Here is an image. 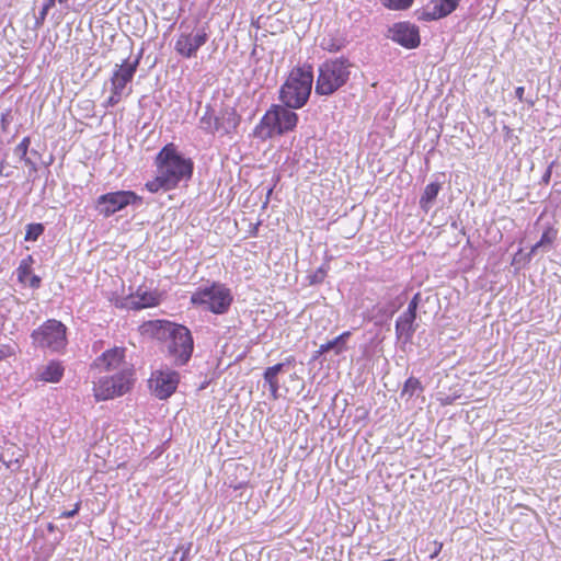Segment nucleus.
I'll return each instance as SVG.
<instances>
[{"label": "nucleus", "instance_id": "nucleus-10", "mask_svg": "<svg viewBox=\"0 0 561 561\" xmlns=\"http://www.w3.org/2000/svg\"><path fill=\"white\" fill-rule=\"evenodd\" d=\"M241 116L232 106L222 108L219 115L213 111L206 110L199 119L201 128L208 134H219L220 136L232 135L240 125Z\"/></svg>", "mask_w": 561, "mask_h": 561}, {"label": "nucleus", "instance_id": "nucleus-24", "mask_svg": "<svg viewBox=\"0 0 561 561\" xmlns=\"http://www.w3.org/2000/svg\"><path fill=\"white\" fill-rule=\"evenodd\" d=\"M351 336V331H344L333 340L328 341L330 348L334 350L335 354H341L346 350V341Z\"/></svg>", "mask_w": 561, "mask_h": 561}, {"label": "nucleus", "instance_id": "nucleus-4", "mask_svg": "<svg viewBox=\"0 0 561 561\" xmlns=\"http://www.w3.org/2000/svg\"><path fill=\"white\" fill-rule=\"evenodd\" d=\"M104 374L93 381L92 393L96 402L123 397L134 388L136 381L135 369Z\"/></svg>", "mask_w": 561, "mask_h": 561}, {"label": "nucleus", "instance_id": "nucleus-30", "mask_svg": "<svg viewBox=\"0 0 561 561\" xmlns=\"http://www.w3.org/2000/svg\"><path fill=\"white\" fill-rule=\"evenodd\" d=\"M112 304L119 309L131 310V297L130 294L124 298L111 299Z\"/></svg>", "mask_w": 561, "mask_h": 561}, {"label": "nucleus", "instance_id": "nucleus-45", "mask_svg": "<svg viewBox=\"0 0 561 561\" xmlns=\"http://www.w3.org/2000/svg\"><path fill=\"white\" fill-rule=\"evenodd\" d=\"M327 49H328L329 51H334V50H337V49H339V47H335V48L329 47V48H327Z\"/></svg>", "mask_w": 561, "mask_h": 561}, {"label": "nucleus", "instance_id": "nucleus-1", "mask_svg": "<svg viewBox=\"0 0 561 561\" xmlns=\"http://www.w3.org/2000/svg\"><path fill=\"white\" fill-rule=\"evenodd\" d=\"M154 163L158 174L145 184L146 190L150 193L174 190L180 182L190 181L193 175V160L183 157L173 142L167 144L159 151Z\"/></svg>", "mask_w": 561, "mask_h": 561}, {"label": "nucleus", "instance_id": "nucleus-15", "mask_svg": "<svg viewBox=\"0 0 561 561\" xmlns=\"http://www.w3.org/2000/svg\"><path fill=\"white\" fill-rule=\"evenodd\" d=\"M388 32L394 43L407 49L417 48L421 44L419 26L409 21L394 23Z\"/></svg>", "mask_w": 561, "mask_h": 561}, {"label": "nucleus", "instance_id": "nucleus-38", "mask_svg": "<svg viewBox=\"0 0 561 561\" xmlns=\"http://www.w3.org/2000/svg\"><path fill=\"white\" fill-rule=\"evenodd\" d=\"M283 363H285V366L294 365L295 364V357L288 356Z\"/></svg>", "mask_w": 561, "mask_h": 561}, {"label": "nucleus", "instance_id": "nucleus-43", "mask_svg": "<svg viewBox=\"0 0 561 561\" xmlns=\"http://www.w3.org/2000/svg\"><path fill=\"white\" fill-rule=\"evenodd\" d=\"M321 355H322V354H319V353H317V351H316V352H314V354H313V359H317V358H318L319 356H321Z\"/></svg>", "mask_w": 561, "mask_h": 561}, {"label": "nucleus", "instance_id": "nucleus-42", "mask_svg": "<svg viewBox=\"0 0 561 561\" xmlns=\"http://www.w3.org/2000/svg\"><path fill=\"white\" fill-rule=\"evenodd\" d=\"M188 552H190V545L186 547V549H185V551H184V553H183V556H182L180 561H186Z\"/></svg>", "mask_w": 561, "mask_h": 561}, {"label": "nucleus", "instance_id": "nucleus-3", "mask_svg": "<svg viewBox=\"0 0 561 561\" xmlns=\"http://www.w3.org/2000/svg\"><path fill=\"white\" fill-rule=\"evenodd\" d=\"M313 83L311 65L294 67L280 87L279 99L290 108H301L309 100Z\"/></svg>", "mask_w": 561, "mask_h": 561}, {"label": "nucleus", "instance_id": "nucleus-25", "mask_svg": "<svg viewBox=\"0 0 561 561\" xmlns=\"http://www.w3.org/2000/svg\"><path fill=\"white\" fill-rule=\"evenodd\" d=\"M414 0H380V3L391 11H405L410 9Z\"/></svg>", "mask_w": 561, "mask_h": 561}, {"label": "nucleus", "instance_id": "nucleus-35", "mask_svg": "<svg viewBox=\"0 0 561 561\" xmlns=\"http://www.w3.org/2000/svg\"><path fill=\"white\" fill-rule=\"evenodd\" d=\"M524 93H525V88L524 87H517L515 89V95L518 99V101H520V102L524 101Z\"/></svg>", "mask_w": 561, "mask_h": 561}, {"label": "nucleus", "instance_id": "nucleus-22", "mask_svg": "<svg viewBox=\"0 0 561 561\" xmlns=\"http://www.w3.org/2000/svg\"><path fill=\"white\" fill-rule=\"evenodd\" d=\"M557 234H558V230L554 227H552V226L547 227L545 229V231L542 232L540 240L531 247L530 254L536 253V251L539 248H542L546 245H551L556 241Z\"/></svg>", "mask_w": 561, "mask_h": 561}, {"label": "nucleus", "instance_id": "nucleus-7", "mask_svg": "<svg viewBox=\"0 0 561 561\" xmlns=\"http://www.w3.org/2000/svg\"><path fill=\"white\" fill-rule=\"evenodd\" d=\"M233 301L232 294L226 285L213 283L210 286L197 288L191 296V304L204 306L215 314L226 313Z\"/></svg>", "mask_w": 561, "mask_h": 561}, {"label": "nucleus", "instance_id": "nucleus-36", "mask_svg": "<svg viewBox=\"0 0 561 561\" xmlns=\"http://www.w3.org/2000/svg\"><path fill=\"white\" fill-rule=\"evenodd\" d=\"M329 351H331V348H330V344H328V342H327L319 346L317 353L324 354V353H328Z\"/></svg>", "mask_w": 561, "mask_h": 561}, {"label": "nucleus", "instance_id": "nucleus-31", "mask_svg": "<svg viewBox=\"0 0 561 561\" xmlns=\"http://www.w3.org/2000/svg\"><path fill=\"white\" fill-rule=\"evenodd\" d=\"M15 354V350L10 344H0V360L11 357Z\"/></svg>", "mask_w": 561, "mask_h": 561}, {"label": "nucleus", "instance_id": "nucleus-32", "mask_svg": "<svg viewBox=\"0 0 561 561\" xmlns=\"http://www.w3.org/2000/svg\"><path fill=\"white\" fill-rule=\"evenodd\" d=\"M420 301H421V294L416 293L413 296V298L410 300L405 311L411 312L416 316V310H417Z\"/></svg>", "mask_w": 561, "mask_h": 561}, {"label": "nucleus", "instance_id": "nucleus-29", "mask_svg": "<svg viewBox=\"0 0 561 561\" xmlns=\"http://www.w3.org/2000/svg\"><path fill=\"white\" fill-rule=\"evenodd\" d=\"M56 0H47V2L43 5L42 10L38 13V16L36 19V24L42 25L47 16V13L50 8L55 5Z\"/></svg>", "mask_w": 561, "mask_h": 561}, {"label": "nucleus", "instance_id": "nucleus-8", "mask_svg": "<svg viewBox=\"0 0 561 561\" xmlns=\"http://www.w3.org/2000/svg\"><path fill=\"white\" fill-rule=\"evenodd\" d=\"M209 39L207 25L191 28L186 21L180 23V33L174 42L175 53L185 59L196 57L201 47Z\"/></svg>", "mask_w": 561, "mask_h": 561}, {"label": "nucleus", "instance_id": "nucleus-5", "mask_svg": "<svg viewBox=\"0 0 561 561\" xmlns=\"http://www.w3.org/2000/svg\"><path fill=\"white\" fill-rule=\"evenodd\" d=\"M351 68V61L344 57L325 60L319 67L316 93L319 95H331L336 92L348 81Z\"/></svg>", "mask_w": 561, "mask_h": 561}, {"label": "nucleus", "instance_id": "nucleus-34", "mask_svg": "<svg viewBox=\"0 0 561 561\" xmlns=\"http://www.w3.org/2000/svg\"><path fill=\"white\" fill-rule=\"evenodd\" d=\"M81 507V502H77L72 510L65 511L60 514V518H71L76 516Z\"/></svg>", "mask_w": 561, "mask_h": 561}, {"label": "nucleus", "instance_id": "nucleus-21", "mask_svg": "<svg viewBox=\"0 0 561 561\" xmlns=\"http://www.w3.org/2000/svg\"><path fill=\"white\" fill-rule=\"evenodd\" d=\"M65 368L59 362H50L42 370L39 378L46 382H58L64 376Z\"/></svg>", "mask_w": 561, "mask_h": 561}, {"label": "nucleus", "instance_id": "nucleus-6", "mask_svg": "<svg viewBox=\"0 0 561 561\" xmlns=\"http://www.w3.org/2000/svg\"><path fill=\"white\" fill-rule=\"evenodd\" d=\"M297 123L298 115L290 107L274 104L262 116L255 134L263 139L282 136L294 130Z\"/></svg>", "mask_w": 561, "mask_h": 561}, {"label": "nucleus", "instance_id": "nucleus-27", "mask_svg": "<svg viewBox=\"0 0 561 561\" xmlns=\"http://www.w3.org/2000/svg\"><path fill=\"white\" fill-rule=\"evenodd\" d=\"M44 232V226L39 222L28 224L25 231V241H36Z\"/></svg>", "mask_w": 561, "mask_h": 561}, {"label": "nucleus", "instance_id": "nucleus-9", "mask_svg": "<svg viewBox=\"0 0 561 561\" xmlns=\"http://www.w3.org/2000/svg\"><path fill=\"white\" fill-rule=\"evenodd\" d=\"M31 337L36 347L60 352L67 345V328L60 321L49 319L34 330Z\"/></svg>", "mask_w": 561, "mask_h": 561}, {"label": "nucleus", "instance_id": "nucleus-46", "mask_svg": "<svg viewBox=\"0 0 561 561\" xmlns=\"http://www.w3.org/2000/svg\"><path fill=\"white\" fill-rule=\"evenodd\" d=\"M67 0H58L59 3H64L66 2Z\"/></svg>", "mask_w": 561, "mask_h": 561}, {"label": "nucleus", "instance_id": "nucleus-18", "mask_svg": "<svg viewBox=\"0 0 561 561\" xmlns=\"http://www.w3.org/2000/svg\"><path fill=\"white\" fill-rule=\"evenodd\" d=\"M34 264V259L32 255H27L24 257L18 268L16 275L18 280L23 285H28L31 288H38L41 286L42 279L39 276L32 274V266Z\"/></svg>", "mask_w": 561, "mask_h": 561}, {"label": "nucleus", "instance_id": "nucleus-41", "mask_svg": "<svg viewBox=\"0 0 561 561\" xmlns=\"http://www.w3.org/2000/svg\"><path fill=\"white\" fill-rule=\"evenodd\" d=\"M234 470H236V471H247V467H245V466H243V465H241V463H237V465L234 466Z\"/></svg>", "mask_w": 561, "mask_h": 561}, {"label": "nucleus", "instance_id": "nucleus-2", "mask_svg": "<svg viewBox=\"0 0 561 561\" xmlns=\"http://www.w3.org/2000/svg\"><path fill=\"white\" fill-rule=\"evenodd\" d=\"M144 328L157 340L167 342L168 356L174 366H184L190 362L194 351V339L188 328L168 320L148 321Z\"/></svg>", "mask_w": 561, "mask_h": 561}, {"label": "nucleus", "instance_id": "nucleus-13", "mask_svg": "<svg viewBox=\"0 0 561 561\" xmlns=\"http://www.w3.org/2000/svg\"><path fill=\"white\" fill-rule=\"evenodd\" d=\"M141 202L142 198L133 191H116L100 195L96 198V208L101 215L110 217L128 205Z\"/></svg>", "mask_w": 561, "mask_h": 561}, {"label": "nucleus", "instance_id": "nucleus-20", "mask_svg": "<svg viewBox=\"0 0 561 561\" xmlns=\"http://www.w3.org/2000/svg\"><path fill=\"white\" fill-rule=\"evenodd\" d=\"M285 363H277L265 369L263 377L265 382L268 385V390L273 399L278 398L279 380L278 375L283 371Z\"/></svg>", "mask_w": 561, "mask_h": 561}, {"label": "nucleus", "instance_id": "nucleus-26", "mask_svg": "<svg viewBox=\"0 0 561 561\" xmlns=\"http://www.w3.org/2000/svg\"><path fill=\"white\" fill-rule=\"evenodd\" d=\"M440 190V186L436 182H432L425 186L424 193L421 196V205L423 206L426 203H431L433 199L436 198L438 195V192Z\"/></svg>", "mask_w": 561, "mask_h": 561}, {"label": "nucleus", "instance_id": "nucleus-28", "mask_svg": "<svg viewBox=\"0 0 561 561\" xmlns=\"http://www.w3.org/2000/svg\"><path fill=\"white\" fill-rule=\"evenodd\" d=\"M30 146L31 138L28 136L23 137L22 140L16 145L14 148V153L20 158V160L30 162V159L27 158Z\"/></svg>", "mask_w": 561, "mask_h": 561}, {"label": "nucleus", "instance_id": "nucleus-33", "mask_svg": "<svg viewBox=\"0 0 561 561\" xmlns=\"http://www.w3.org/2000/svg\"><path fill=\"white\" fill-rule=\"evenodd\" d=\"M431 553H430V558L431 559H435L442 551L443 549V542L438 541V540H434L431 542Z\"/></svg>", "mask_w": 561, "mask_h": 561}, {"label": "nucleus", "instance_id": "nucleus-17", "mask_svg": "<svg viewBox=\"0 0 561 561\" xmlns=\"http://www.w3.org/2000/svg\"><path fill=\"white\" fill-rule=\"evenodd\" d=\"M131 297V310H141L147 308H153L160 305L162 300V294L157 289H145L141 286L136 289L135 293L130 294Z\"/></svg>", "mask_w": 561, "mask_h": 561}, {"label": "nucleus", "instance_id": "nucleus-39", "mask_svg": "<svg viewBox=\"0 0 561 561\" xmlns=\"http://www.w3.org/2000/svg\"><path fill=\"white\" fill-rule=\"evenodd\" d=\"M319 273L321 274V277L319 278V282H321V280L324 278V276H325V270H323L322 267H320V268L317 271V274L314 275V277H317Z\"/></svg>", "mask_w": 561, "mask_h": 561}, {"label": "nucleus", "instance_id": "nucleus-12", "mask_svg": "<svg viewBox=\"0 0 561 561\" xmlns=\"http://www.w3.org/2000/svg\"><path fill=\"white\" fill-rule=\"evenodd\" d=\"M126 353V347L113 346L95 357L90 365V369L100 374L134 369V366L127 362Z\"/></svg>", "mask_w": 561, "mask_h": 561}, {"label": "nucleus", "instance_id": "nucleus-14", "mask_svg": "<svg viewBox=\"0 0 561 561\" xmlns=\"http://www.w3.org/2000/svg\"><path fill=\"white\" fill-rule=\"evenodd\" d=\"M180 382V374L172 369L154 370L149 378V388L156 398L165 400L176 390Z\"/></svg>", "mask_w": 561, "mask_h": 561}, {"label": "nucleus", "instance_id": "nucleus-19", "mask_svg": "<svg viewBox=\"0 0 561 561\" xmlns=\"http://www.w3.org/2000/svg\"><path fill=\"white\" fill-rule=\"evenodd\" d=\"M416 316L404 311L396 321V335L398 339H403L404 342H410L415 332Z\"/></svg>", "mask_w": 561, "mask_h": 561}, {"label": "nucleus", "instance_id": "nucleus-44", "mask_svg": "<svg viewBox=\"0 0 561 561\" xmlns=\"http://www.w3.org/2000/svg\"><path fill=\"white\" fill-rule=\"evenodd\" d=\"M549 178H550V171H548L547 174L545 175V180L548 182Z\"/></svg>", "mask_w": 561, "mask_h": 561}, {"label": "nucleus", "instance_id": "nucleus-16", "mask_svg": "<svg viewBox=\"0 0 561 561\" xmlns=\"http://www.w3.org/2000/svg\"><path fill=\"white\" fill-rule=\"evenodd\" d=\"M461 0H430L426 5L416 12L417 20L432 22L444 19L457 10Z\"/></svg>", "mask_w": 561, "mask_h": 561}, {"label": "nucleus", "instance_id": "nucleus-40", "mask_svg": "<svg viewBox=\"0 0 561 561\" xmlns=\"http://www.w3.org/2000/svg\"><path fill=\"white\" fill-rule=\"evenodd\" d=\"M4 167H5V161H1L0 162V175L8 176V174L3 172Z\"/></svg>", "mask_w": 561, "mask_h": 561}, {"label": "nucleus", "instance_id": "nucleus-37", "mask_svg": "<svg viewBox=\"0 0 561 561\" xmlns=\"http://www.w3.org/2000/svg\"><path fill=\"white\" fill-rule=\"evenodd\" d=\"M245 484H247L245 482H238V483L230 482L229 486L232 488L233 490H240V489L244 488Z\"/></svg>", "mask_w": 561, "mask_h": 561}, {"label": "nucleus", "instance_id": "nucleus-23", "mask_svg": "<svg viewBox=\"0 0 561 561\" xmlns=\"http://www.w3.org/2000/svg\"><path fill=\"white\" fill-rule=\"evenodd\" d=\"M422 391L423 387L421 381L415 377H410L404 382L401 397L408 396V398H412L414 394L421 393Z\"/></svg>", "mask_w": 561, "mask_h": 561}, {"label": "nucleus", "instance_id": "nucleus-11", "mask_svg": "<svg viewBox=\"0 0 561 561\" xmlns=\"http://www.w3.org/2000/svg\"><path fill=\"white\" fill-rule=\"evenodd\" d=\"M138 65L139 59L137 58L134 61L125 60L123 64L116 66L110 78L111 94L104 103L105 107L115 106L123 100L125 95L130 93H125V90L127 84L133 81ZM129 91H131V89H129Z\"/></svg>", "mask_w": 561, "mask_h": 561}]
</instances>
